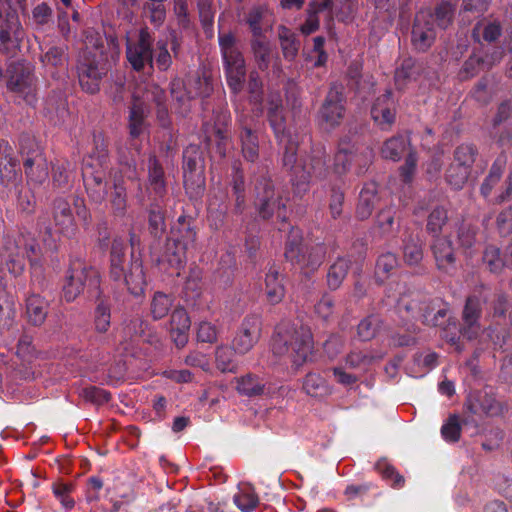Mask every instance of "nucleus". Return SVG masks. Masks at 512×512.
<instances>
[{"label": "nucleus", "mask_w": 512, "mask_h": 512, "mask_svg": "<svg viewBox=\"0 0 512 512\" xmlns=\"http://www.w3.org/2000/svg\"><path fill=\"white\" fill-rule=\"evenodd\" d=\"M107 156L102 152L98 158L84 159L82 175L87 192L94 202L107 200L115 215H124L127 208V193L124 180L119 172L106 171Z\"/></svg>", "instance_id": "nucleus-1"}, {"label": "nucleus", "mask_w": 512, "mask_h": 512, "mask_svg": "<svg viewBox=\"0 0 512 512\" xmlns=\"http://www.w3.org/2000/svg\"><path fill=\"white\" fill-rule=\"evenodd\" d=\"M313 340L308 328L281 324L276 328L272 350L276 355L288 354L295 369L301 367L312 353Z\"/></svg>", "instance_id": "nucleus-2"}, {"label": "nucleus", "mask_w": 512, "mask_h": 512, "mask_svg": "<svg viewBox=\"0 0 512 512\" xmlns=\"http://www.w3.org/2000/svg\"><path fill=\"white\" fill-rule=\"evenodd\" d=\"M195 240V230L184 218H179L170 231L161 262L180 270L187 261L188 251L195 247Z\"/></svg>", "instance_id": "nucleus-3"}, {"label": "nucleus", "mask_w": 512, "mask_h": 512, "mask_svg": "<svg viewBox=\"0 0 512 512\" xmlns=\"http://www.w3.org/2000/svg\"><path fill=\"white\" fill-rule=\"evenodd\" d=\"M285 257L304 274H309L323 263L325 248L322 245L304 244L298 231L292 230L286 245Z\"/></svg>", "instance_id": "nucleus-4"}, {"label": "nucleus", "mask_w": 512, "mask_h": 512, "mask_svg": "<svg viewBox=\"0 0 512 512\" xmlns=\"http://www.w3.org/2000/svg\"><path fill=\"white\" fill-rule=\"evenodd\" d=\"M224 67L229 87L234 93L241 91L246 75L245 60L236 46V39L231 33L219 35Z\"/></svg>", "instance_id": "nucleus-5"}, {"label": "nucleus", "mask_w": 512, "mask_h": 512, "mask_svg": "<svg viewBox=\"0 0 512 512\" xmlns=\"http://www.w3.org/2000/svg\"><path fill=\"white\" fill-rule=\"evenodd\" d=\"M7 88L15 98L28 105L36 103V80L33 67L27 62L11 63L7 69Z\"/></svg>", "instance_id": "nucleus-6"}, {"label": "nucleus", "mask_w": 512, "mask_h": 512, "mask_svg": "<svg viewBox=\"0 0 512 512\" xmlns=\"http://www.w3.org/2000/svg\"><path fill=\"white\" fill-rule=\"evenodd\" d=\"M24 37L16 11L4 0H0V49L14 51Z\"/></svg>", "instance_id": "nucleus-7"}, {"label": "nucleus", "mask_w": 512, "mask_h": 512, "mask_svg": "<svg viewBox=\"0 0 512 512\" xmlns=\"http://www.w3.org/2000/svg\"><path fill=\"white\" fill-rule=\"evenodd\" d=\"M134 102L129 115V129L133 137L141 134L144 128V118L146 113V103L153 101L157 106H162L166 95L162 88L155 84L146 87L145 92L140 97L138 92L134 93Z\"/></svg>", "instance_id": "nucleus-8"}, {"label": "nucleus", "mask_w": 512, "mask_h": 512, "mask_svg": "<svg viewBox=\"0 0 512 512\" xmlns=\"http://www.w3.org/2000/svg\"><path fill=\"white\" fill-rule=\"evenodd\" d=\"M87 282L97 285V272L80 261L72 263L63 285L64 299L67 302L74 301L83 292Z\"/></svg>", "instance_id": "nucleus-9"}, {"label": "nucleus", "mask_w": 512, "mask_h": 512, "mask_svg": "<svg viewBox=\"0 0 512 512\" xmlns=\"http://www.w3.org/2000/svg\"><path fill=\"white\" fill-rule=\"evenodd\" d=\"M268 118L279 144L285 149L283 162L285 166H292L296 161V148L291 136L285 131V121L282 114L279 96L273 99L268 108Z\"/></svg>", "instance_id": "nucleus-10"}, {"label": "nucleus", "mask_w": 512, "mask_h": 512, "mask_svg": "<svg viewBox=\"0 0 512 512\" xmlns=\"http://www.w3.org/2000/svg\"><path fill=\"white\" fill-rule=\"evenodd\" d=\"M29 252L34 253L35 247L33 245L28 247L23 236L7 237L3 250L0 252V266L5 265L8 272L16 277L23 272L24 256H29Z\"/></svg>", "instance_id": "nucleus-11"}, {"label": "nucleus", "mask_w": 512, "mask_h": 512, "mask_svg": "<svg viewBox=\"0 0 512 512\" xmlns=\"http://www.w3.org/2000/svg\"><path fill=\"white\" fill-rule=\"evenodd\" d=\"M153 37L148 28H141L136 40H129L126 47V57L132 68L141 71L146 65L152 66Z\"/></svg>", "instance_id": "nucleus-12"}, {"label": "nucleus", "mask_w": 512, "mask_h": 512, "mask_svg": "<svg viewBox=\"0 0 512 512\" xmlns=\"http://www.w3.org/2000/svg\"><path fill=\"white\" fill-rule=\"evenodd\" d=\"M183 177L186 190L200 192L204 186V165L197 146L191 145L183 153Z\"/></svg>", "instance_id": "nucleus-13"}, {"label": "nucleus", "mask_w": 512, "mask_h": 512, "mask_svg": "<svg viewBox=\"0 0 512 512\" xmlns=\"http://www.w3.org/2000/svg\"><path fill=\"white\" fill-rule=\"evenodd\" d=\"M97 51L93 53V59L87 58L78 66L79 82L83 90L95 93L99 90L100 80L106 75L109 63L100 53V59L96 60Z\"/></svg>", "instance_id": "nucleus-14"}, {"label": "nucleus", "mask_w": 512, "mask_h": 512, "mask_svg": "<svg viewBox=\"0 0 512 512\" xmlns=\"http://www.w3.org/2000/svg\"><path fill=\"white\" fill-rule=\"evenodd\" d=\"M398 310L400 314H403V311H405L413 319H419L429 326L441 325L447 314L446 308L436 309L435 305L431 302L419 303L415 300L406 301L405 298L399 300Z\"/></svg>", "instance_id": "nucleus-15"}, {"label": "nucleus", "mask_w": 512, "mask_h": 512, "mask_svg": "<svg viewBox=\"0 0 512 512\" xmlns=\"http://www.w3.org/2000/svg\"><path fill=\"white\" fill-rule=\"evenodd\" d=\"M436 38L434 16L428 10H421L416 14L412 29V43L419 51L427 50Z\"/></svg>", "instance_id": "nucleus-16"}, {"label": "nucleus", "mask_w": 512, "mask_h": 512, "mask_svg": "<svg viewBox=\"0 0 512 512\" xmlns=\"http://www.w3.org/2000/svg\"><path fill=\"white\" fill-rule=\"evenodd\" d=\"M261 333V321L257 316L246 317L233 339V349L236 353H248L258 342Z\"/></svg>", "instance_id": "nucleus-17"}, {"label": "nucleus", "mask_w": 512, "mask_h": 512, "mask_svg": "<svg viewBox=\"0 0 512 512\" xmlns=\"http://www.w3.org/2000/svg\"><path fill=\"white\" fill-rule=\"evenodd\" d=\"M480 300L476 296L467 299L463 310V323L461 327V335L468 340L476 339L482 329L478 320L480 317Z\"/></svg>", "instance_id": "nucleus-18"}, {"label": "nucleus", "mask_w": 512, "mask_h": 512, "mask_svg": "<svg viewBox=\"0 0 512 512\" xmlns=\"http://www.w3.org/2000/svg\"><path fill=\"white\" fill-rule=\"evenodd\" d=\"M371 116L382 129H387L394 123L396 103L390 91H387L375 100L371 108Z\"/></svg>", "instance_id": "nucleus-19"}, {"label": "nucleus", "mask_w": 512, "mask_h": 512, "mask_svg": "<svg viewBox=\"0 0 512 512\" xmlns=\"http://www.w3.org/2000/svg\"><path fill=\"white\" fill-rule=\"evenodd\" d=\"M190 326L191 320L186 309L175 307L169 322V332L177 347L182 348L187 344Z\"/></svg>", "instance_id": "nucleus-20"}, {"label": "nucleus", "mask_w": 512, "mask_h": 512, "mask_svg": "<svg viewBox=\"0 0 512 512\" xmlns=\"http://www.w3.org/2000/svg\"><path fill=\"white\" fill-rule=\"evenodd\" d=\"M342 92L333 87L327 94L321 109V118L327 127H334L340 123L344 115Z\"/></svg>", "instance_id": "nucleus-21"}, {"label": "nucleus", "mask_w": 512, "mask_h": 512, "mask_svg": "<svg viewBox=\"0 0 512 512\" xmlns=\"http://www.w3.org/2000/svg\"><path fill=\"white\" fill-rule=\"evenodd\" d=\"M21 183V174L16 161L0 155V196L7 195L13 189L17 190Z\"/></svg>", "instance_id": "nucleus-22"}, {"label": "nucleus", "mask_w": 512, "mask_h": 512, "mask_svg": "<svg viewBox=\"0 0 512 512\" xmlns=\"http://www.w3.org/2000/svg\"><path fill=\"white\" fill-rule=\"evenodd\" d=\"M324 166L325 162L320 152L318 155L313 156L308 161H305L302 168L303 175H301L300 179L293 184L295 192L298 195L306 193L309 189L310 180L312 178H321L324 175Z\"/></svg>", "instance_id": "nucleus-23"}, {"label": "nucleus", "mask_w": 512, "mask_h": 512, "mask_svg": "<svg viewBox=\"0 0 512 512\" xmlns=\"http://www.w3.org/2000/svg\"><path fill=\"white\" fill-rule=\"evenodd\" d=\"M53 218L58 231L66 236L75 233L76 225L70 204L63 198L56 199L53 207Z\"/></svg>", "instance_id": "nucleus-24"}, {"label": "nucleus", "mask_w": 512, "mask_h": 512, "mask_svg": "<svg viewBox=\"0 0 512 512\" xmlns=\"http://www.w3.org/2000/svg\"><path fill=\"white\" fill-rule=\"evenodd\" d=\"M379 202L378 186L375 182L364 184L359 194L356 208L357 217L361 220L369 218Z\"/></svg>", "instance_id": "nucleus-25"}, {"label": "nucleus", "mask_w": 512, "mask_h": 512, "mask_svg": "<svg viewBox=\"0 0 512 512\" xmlns=\"http://www.w3.org/2000/svg\"><path fill=\"white\" fill-rule=\"evenodd\" d=\"M25 173L30 182L42 184L48 178V165L43 153L38 151L24 162Z\"/></svg>", "instance_id": "nucleus-26"}, {"label": "nucleus", "mask_w": 512, "mask_h": 512, "mask_svg": "<svg viewBox=\"0 0 512 512\" xmlns=\"http://www.w3.org/2000/svg\"><path fill=\"white\" fill-rule=\"evenodd\" d=\"M433 254L440 270L449 272L455 263L454 249L447 238H437L432 246Z\"/></svg>", "instance_id": "nucleus-27"}, {"label": "nucleus", "mask_w": 512, "mask_h": 512, "mask_svg": "<svg viewBox=\"0 0 512 512\" xmlns=\"http://www.w3.org/2000/svg\"><path fill=\"white\" fill-rule=\"evenodd\" d=\"M263 189L264 195L262 197L258 195L257 202L261 216L263 218H269L272 215L277 214V217L279 218L284 217L282 210L285 208V205L275 197L274 190L270 187L268 182L264 184Z\"/></svg>", "instance_id": "nucleus-28"}, {"label": "nucleus", "mask_w": 512, "mask_h": 512, "mask_svg": "<svg viewBox=\"0 0 512 512\" xmlns=\"http://www.w3.org/2000/svg\"><path fill=\"white\" fill-rule=\"evenodd\" d=\"M246 23L254 38L262 37L263 32L272 26L270 12L265 7H255L248 13Z\"/></svg>", "instance_id": "nucleus-29"}, {"label": "nucleus", "mask_w": 512, "mask_h": 512, "mask_svg": "<svg viewBox=\"0 0 512 512\" xmlns=\"http://www.w3.org/2000/svg\"><path fill=\"white\" fill-rule=\"evenodd\" d=\"M122 278L131 294L138 296L143 293L145 275L142 264L138 260L131 263L129 272L124 271Z\"/></svg>", "instance_id": "nucleus-30"}, {"label": "nucleus", "mask_w": 512, "mask_h": 512, "mask_svg": "<svg viewBox=\"0 0 512 512\" xmlns=\"http://www.w3.org/2000/svg\"><path fill=\"white\" fill-rule=\"evenodd\" d=\"M48 303L38 294H30L26 299V313L30 322L40 325L47 316Z\"/></svg>", "instance_id": "nucleus-31"}, {"label": "nucleus", "mask_w": 512, "mask_h": 512, "mask_svg": "<svg viewBox=\"0 0 512 512\" xmlns=\"http://www.w3.org/2000/svg\"><path fill=\"white\" fill-rule=\"evenodd\" d=\"M265 292L267 300L271 304H278L282 301L285 295L284 285L282 278L278 271L270 269L265 277Z\"/></svg>", "instance_id": "nucleus-32"}, {"label": "nucleus", "mask_w": 512, "mask_h": 512, "mask_svg": "<svg viewBox=\"0 0 512 512\" xmlns=\"http://www.w3.org/2000/svg\"><path fill=\"white\" fill-rule=\"evenodd\" d=\"M356 157L357 155L354 145L347 141L340 142L334 158V167L336 172L344 173L347 171Z\"/></svg>", "instance_id": "nucleus-33"}, {"label": "nucleus", "mask_w": 512, "mask_h": 512, "mask_svg": "<svg viewBox=\"0 0 512 512\" xmlns=\"http://www.w3.org/2000/svg\"><path fill=\"white\" fill-rule=\"evenodd\" d=\"M351 261L348 258H338L329 268L327 283L330 289H338L345 279L350 268Z\"/></svg>", "instance_id": "nucleus-34"}, {"label": "nucleus", "mask_w": 512, "mask_h": 512, "mask_svg": "<svg viewBox=\"0 0 512 512\" xmlns=\"http://www.w3.org/2000/svg\"><path fill=\"white\" fill-rule=\"evenodd\" d=\"M505 167H506L505 157H502V156L498 157L494 161L488 176L484 179V181L481 185L480 190H481V194L483 197L487 198L491 194L494 187L499 183Z\"/></svg>", "instance_id": "nucleus-35"}, {"label": "nucleus", "mask_w": 512, "mask_h": 512, "mask_svg": "<svg viewBox=\"0 0 512 512\" xmlns=\"http://www.w3.org/2000/svg\"><path fill=\"white\" fill-rule=\"evenodd\" d=\"M125 264V245L122 240L115 239L111 247V276L115 280L122 279Z\"/></svg>", "instance_id": "nucleus-36"}, {"label": "nucleus", "mask_w": 512, "mask_h": 512, "mask_svg": "<svg viewBox=\"0 0 512 512\" xmlns=\"http://www.w3.org/2000/svg\"><path fill=\"white\" fill-rule=\"evenodd\" d=\"M233 501L242 512L253 511L259 503L258 496L250 485H243L234 495Z\"/></svg>", "instance_id": "nucleus-37"}, {"label": "nucleus", "mask_w": 512, "mask_h": 512, "mask_svg": "<svg viewBox=\"0 0 512 512\" xmlns=\"http://www.w3.org/2000/svg\"><path fill=\"white\" fill-rule=\"evenodd\" d=\"M303 389L312 397H325L331 393V389L326 381L316 373L306 375L303 382Z\"/></svg>", "instance_id": "nucleus-38"}, {"label": "nucleus", "mask_w": 512, "mask_h": 512, "mask_svg": "<svg viewBox=\"0 0 512 512\" xmlns=\"http://www.w3.org/2000/svg\"><path fill=\"white\" fill-rule=\"evenodd\" d=\"M408 139L404 136H395L388 139L381 150L382 156L386 159L397 161L406 151Z\"/></svg>", "instance_id": "nucleus-39"}, {"label": "nucleus", "mask_w": 512, "mask_h": 512, "mask_svg": "<svg viewBox=\"0 0 512 512\" xmlns=\"http://www.w3.org/2000/svg\"><path fill=\"white\" fill-rule=\"evenodd\" d=\"M251 47L259 69H267L271 60V48L269 42L263 37L254 38L252 40Z\"/></svg>", "instance_id": "nucleus-40"}, {"label": "nucleus", "mask_w": 512, "mask_h": 512, "mask_svg": "<svg viewBox=\"0 0 512 512\" xmlns=\"http://www.w3.org/2000/svg\"><path fill=\"white\" fill-rule=\"evenodd\" d=\"M173 297L163 292H156L151 300L150 310L155 320L164 318L173 306Z\"/></svg>", "instance_id": "nucleus-41"}, {"label": "nucleus", "mask_w": 512, "mask_h": 512, "mask_svg": "<svg viewBox=\"0 0 512 512\" xmlns=\"http://www.w3.org/2000/svg\"><path fill=\"white\" fill-rule=\"evenodd\" d=\"M332 6V0H323L321 3H312L309 8L308 16L305 23L301 26V32L309 35L315 32L319 27V19L317 13L319 11L329 9Z\"/></svg>", "instance_id": "nucleus-42"}, {"label": "nucleus", "mask_w": 512, "mask_h": 512, "mask_svg": "<svg viewBox=\"0 0 512 512\" xmlns=\"http://www.w3.org/2000/svg\"><path fill=\"white\" fill-rule=\"evenodd\" d=\"M283 55L286 59L292 60L298 53L299 42L295 38V34L288 28L281 26L278 31Z\"/></svg>", "instance_id": "nucleus-43"}, {"label": "nucleus", "mask_w": 512, "mask_h": 512, "mask_svg": "<svg viewBox=\"0 0 512 512\" xmlns=\"http://www.w3.org/2000/svg\"><path fill=\"white\" fill-rule=\"evenodd\" d=\"M197 84H199L198 90H196L195 92H192L191 90H189L187 92V95L184 96V95H180L177 92V89H180V87H181V82L174 81L171 84V94L175 99H177L179 102H182V103H184L186 99L190 100L196 96H200V97L208 96L211 91L209 79L208 78H204V79L199 78L197 80Z\"/></svg>", "instance_id": "nucleus-44"}, {"label": "nucleus", "mask_w": 512, "mask_h": 512, "mask_svg": "<svg viewBox=\"0 0 512 512\" xmlns=\"http://www.w3.org/2000/svg\"><path fill=\"white\" fill-rule=\"evenodd\" d=\"M377 471L381 474L382 478L388 482L393 488H402L405 484V479L399 472L386 461H379L376 464Z\"/></svg>", "instance_id": "nucleus-45"}, {"label": "nucleus", "mask_w": 512, "mask_h": 512, "mask_svg": "<svg viewBox=\"0 0 512 512\" xmlns=\"http://www.w3.org/2000/svg\"><path fill=\"white\" fill-rule=\"evenodd\" d=\"M377 471L381 474L382 478L388 482L393 488H402L405 484V479L399 472L386 461H379L376 464Z\"/></svg>", "instance_id": "nucleus-46"}, {"label": "nucleus", "mask_w": 512, "mask_h": 512, "mask_svg": "<svg viewBox=\"0 0 512 512\" xmlns=\"http://www.w3.org/2000/svg\"><path fill=\"white\" fill-rule=\"evenodd\" d=\"M469 174L470 170L468 168L453 162L447 170L446 180L452 188L461 189L466 183Z\"/></svg>", "instance_id": "nucleus-47"}, {"label": "nucleus", "mask_w": 512, "mask_h": 512, "mask_svg": "<svg viewBox=\"0 0 512 512\" xmlns=\"http://www.w3.org/2000/svg\"><path fill=\"white\" fill-rule=\"evenodd\" d=\"M398 259L394 253L386 252L379 256L376 263V275L381 280L390 276L398 267Z\"/></svg>", "instance_id": "nucleus-48"}, {"label": "nucleus", "mask_w": 512, "mask_h": 512, "mask_svg": "<svg viewBox=\"0 0 512 512\" xmlns=\"http://www.w3.org/2000/svg\"><path fill=\"white\" fill-rule=\"evenodd\" d=\"M215 362L221 372H234L236 364L233 360V351L230 347L221 345L216 348Z\"/></svg>", "instance_id": "nucleus-49"}, {"label": "nucleus", "mask_w": 512, "mask_h": 512, "mask_svg": "<svg viewBox=\"0 0 512 512\" xmlns=\"http://www.w3.org/2000/svg\"><path fill=\"white\" fill-rule=\"evenodd\" d=\"M110 306L105 301H100L94 313L95 329L99 333H105L110 327Z\"/></svg>", "instance_id": "nucleus-50"}, {"label": "nucleus", "mask_w": 512, "mask_h": 512, "mask_svg": "<svg viewBox=\"0 0 512 512\" xmlns=\"http://www.w3.org/2000/svg\"><path fill=\"white\" fill-rule=\"evenodd\" d=\"M148 174L150 186L156 193H161L164 190L163 169L154 157L149 158Z\"/></svg>", "instance_id": "nucleus-51"}, {"label": "nucleus", "mask_w": 512, "mask_h": 512, "mask_svg": "<svg viewBox=\"0 0 512 512\" xmlns=\"http://www.w3.org/2000/svg\"><path fill=\"white\" fill-rule=\"evenodd\" d=\"M242 152L244 157L249 161H254L258 156V145L256 137L248 128H244L241 133Z\"/></svg>", "instance_id": "nucleus-52"}, {"label": "nucleus", "mask_w": 512, "mask_h": 512, "mask_svg": "<svg viewBox=\"0 0 512 512\" xmlns=\"http://www.w3.org/2000/svg\"><path fill=\"white\" fill-rule=\"evenodd\" d=\"M219 117V123H215L214 125L209 123L204 124V132L207 140L212 141L214 139L218 142V145L226 138V125L228 120L225 114Z\"/></svg>", "instance_id": "nucleus-53"}, {"label": "nucleus", "mask_w": 512, "mask_h": 512, "mask_svg": "<svg viewBox=\"0 0 512 512\" xmlns=\"http://www.w3.org/2000/svg\"><path fill=\"white\" fill-rule=\"evenodd\" d=\"M476 153V149L472 145L462 144L455 150L454 162L470 170L475 161Z\"/></svg>", "instance_id": "nucleus-54"}, {"label": "nucleus", "mask_w": 512, "mask_h": 512, "mask_svg": "<svg viewBox=\"0 0 512 512\" xmlns=\"http://www.w3.org/2000/svg\"><path fill=\"white\" fill-rule=\"evenodd\" d=\"M262 390L263 385L255 376L246 375L238 380L237 391L243 395H258Z\"/></svg>", "instance_id": "nucleus-55"}, {"label": "nucleus", "mask_w": 512, "mask_h": 512, "mask_svg": "<svg viewBox=\"0 0 512 512\" xmlns=\"http://www.w3.org/2000/svg\"><path fill=\"white\" fill-rule=\"evenodd\" d=\"M66 61L64 49L61 47H50L42 56L41 62L46 68L63 66Z\"/></svg>", "instance_id": "nucleus-56"}, {"label": "nucleus", "mask_w": 512, "mask_h": 512, "mask_svg": "<svg viewBox=\"0 0 512 512\" xmlns=\"http://www.w3.org/2000/svg\"><path fill=\"white\" fill-rule=\"evenodd\" d=\"M380 325V319L377 316H369L362 320L358 325V336L363 341H368L375 337Z\"/></svg>", "instance_id": "nucleus-57"}, {"label": "nucleus", "mask_w": 512, "mask_h": 512, "mask_svg": "<svg viewBox=\"0 0 512 512\" xmlns=\"http://www.w3.org/2000/svg\"><path fill=\"white\" fill-rule=\"evenodd\" d=\"M404 260L408 265H416L423 258L421 244L414 239H409L403 247Z\"/></svg>", "instance_id": "nucleus-58"}, {"label": "nucleus", "mask_w": 512, "mask_h": 512, "mask_svg": "<svg viewBox=\"0 0 512 512\" xmlns=\"http://www.w3.org/2000/svg\"><path fill=\"white\" fill-rule=\"evenodd\" d=\"M484 69H487L484 59L474 54L465 61L460 76L463 79L471 78Z\"/></svg>", "instance_id": "nucleus-59"}, {"label": "nucleus", "mask_w": 512, "mask_h": 512, "mask_svg": "<svg viewBox=\"0 0 512 512\" xmlns=\"http://www.w3.org/2000/svg\"><path fill=\"white\" fill-rule=\"evenodd\" d=\"M219 330L216 325L208 321H202L198 325L197 339L204 343H214L217 341Z\"/></svg>", "instance_id": "nucleus-60"}, {"label": "nucleus", "mask_w": 512, "mask_h": 512, "mask_svg": "<svg viewBox=\"0 0 512 512\" xmlns=\"http://www.w3.org/2000/svg\"><path fill=\"white\" fill-rule=\"evenodd\" d=\"M460 424L458 417L456 415H452L449 417L446 423L443 424L441 428V434L443 438L448 442H456L460 437Z\"/></svg>", "instance_id": "nucleus-61"}, {"label": "nucleus", "mask_w": 512, "mask_h": 512, "mask_svg": "<svg viewBox=\"0 0 512 512\" xmlns=\"http://www.w3.org/2000/svg\"><path fill=\"white\" fill-rule=\"evenodd\" d=\"M447 212L444 208H435L429 215L427 228L430 232L436 234L440 232L447 222Z\"/></svg>", "instance_id": "nucleus-62"}, {"label": "nucleus", "mask_w": 512, "mask_h": 512, "mask_svg": "<svg viewBox=\"0 0 512 512\" xmlns=\"http://www.w3.org/2000/svg\"><path fill=\"white\" fill-rule=\"evenodd\" d=\"M81 396L89 402L95 403V404H103L107 403L110 400V394L98 387L90 386L83 388L81 391Z\"/></svg>", "instance_id": "nucleus-63"}, {"label": "nucleus", "mask_w": 512, "mask_h": 512, "mask_svg": "<svg viewBox=\"0 0 512 512\" xmlns=\"http://www.w3.org/2000/svg\"><path fill=\"white\" fill-rule=\"evenodd\" d=\"M454 15V8L449 3L440 4L434 16V23L437 22V26L440 28H447L452 21V17Z\"/></svg>", "instance_id": "nucleus-64"}]
</instances>
